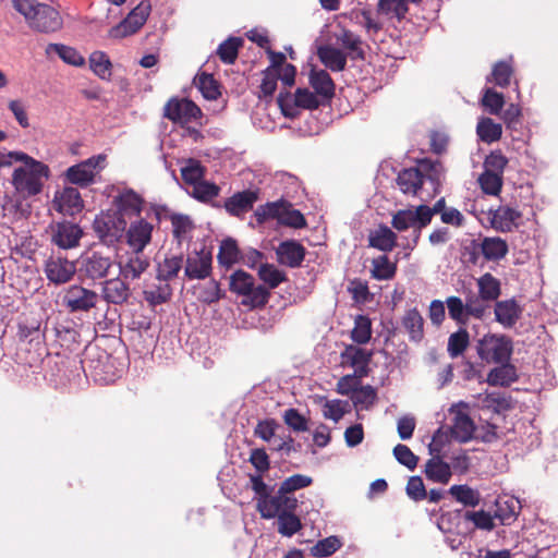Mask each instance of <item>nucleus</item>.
Returning <instances> with one entry per match:
<instances>
[{
  "label": "nucleus",
  "mask_w": 558,
  "mask_h": 558,
  "mask_svg": "<svg viewBox=\"0 0 558 558\" xmlns=\"http://www.w3.org/2000/svg\"><path fill=\"white\" fill-rule=\"evenodd\" d=\"M476 134L482 142L492 144L501 138L502 126L500 123L494 122L492 118L483 117L477 122Z\"/></svg>",
  "instance_id": "58836bf2"
},
{
  "label": "nucleus",
  "mask_w": 558,
  "mask_h": 558,
  "mask_svg": "<svg viewBox=\"0 0 558 558\" xmlns=\"http://www.w3.org/2000/svg\"><path fill=\"white\" fill-rule=\"evenodd\" d=\"M279 223L294 229H301L306 227V219L300 210L294 209L292 204L287 201Z\"/></svg>",
  "instance_id": "e2e57ef3"
},
{
  "label": "nucleus",
  "mask_w": 558,
  "mask_h": 558,
  "mask_svg": "<svg viewBox=\"0 0 558 558\" xmlns=\"http://www.w3.org/2000/svg\"><path fill=\"white\" fill-rule=\"evenodd\" d=\"M342 546L341 539L336 536H328L324 539L318 541L312 548L311 554L313 557L322 558L331 556Z\"/></svg>",
  "instance_id": "bf43d9fd"
},
{
  "label": "nucleus",
  "mask_w": 558,
  "mask_h": 558,
  "mask_svg": "<svg viewBox=\"0 0 558 558\" xmlns=\"http://www.w3.org/2000/svg\"><path fill=\"white\" fill-rule=\"evenodd\" d=\"M278 518V532L287 537L293 536L302 529L300 518L290 511L280 512Z\"/></svg>",
  "instance_id": "4d7b16f0"
},
{
  "label": "nucleus",
  "mask_w": 558,
  "mask_h": 558,
  "mask_svg": "<svg viewBox=\"0 0 558 558\" xmlns=\"http://www.w3.org/2000/svg\"><path fill=\"white\" fill-rule=\"evenodd\" d=\"M512 75L513 68L511 63L501 60L494 64L492 73L486 77V81L488 83H494L501 88H505L510 85Z\"/></svg>",
  "instance_id": "c03bdc74"
},
{
  "label": "nucleus",
  "mask_w": 558,
  "mask_h": 558,
  "mask_svg": "<svg viewBox=\"0 0 558 558\" xmlns=\"http://www.w3.org/2000/svg\"><path fill=\"white\" fill-rule=\"evenodd\" d=\"M82 228L72 222L62 221L56 225L53 229L51 241L58 247L69 250L76 247L83 236Z\"/></svg>",
  "instance_id": "f3484780"
},
{
  "label": "nucleus",
  "mask_w": 558,
  "mask_h": 558,
  "mask_svg": "<svg viewBox=\"0 0 558 558\" xmlns=\"http://www.w3.org/2000/svg\"><path fill=\"white\" fill-rule=\"evenodd\" d=\"M420 167L403 168L398 172L396 184L405 195L416 196L422 190L423 181Z\"/></svg>",
  "instance_id": "b1692460"
},
{
  "label": "nucleus",
  "mask_w": 558,
  "mask_h": 558,
  "mask_svg": "<svg viewBox=\"0 0 558 558\" xmlns=\"http://www.w3.org/2000/svg\"><path fill=\"white\" fill-rule=\"evenodd\" d=\"M306 255V248L295 240L282 241L276 248L277 262L290 268L302 265Z\"/></svg>",
  "instance_id": "6ab92c4d"
},
{
  "label": "nucleus",
  "mask_w": 558,
  "mask_h": 558,
  "mask_svg": "<svg viewBox=\"0 0 558 558\" xmlns=\"http://www.w3.org/2000/svg\"><path fill=\"white\" fill-rule=\"evenodd\" d=\"M258 277L259 279L268 286L269 289L277 288L280 283L288 280V277L284 271L279 270L272 264H260L258 268Z\"/></svg>",
  "instance_id": "3c124183"
},
{
  "label": "nucleus",
  "mask_w": 558,
  "mask_h": 558,
  "mask_svg": "<svg viewBox=\"0 0 558 558\" xmlns=\"http://www.w3.org/2000/svg\"><path fill=\"white\" fill-rule=\"evenodd\" d=\"M149 266L150 260L143 254V252L132 250V253L128 255L126 260L119 264L120 276L126 281L140 279Z\"/></svg>",
  "instance_id": "412c9836"
},
{
  "label": "nucleus",
  "mask_w": 558,
  "mask_h": 558,
  "mask_svg": "<svg viewBox=\"0 0 558 558\" xmlns=\"http://www.w3.org/2000/svg\"><path fill=\"white\" fill-rule=\"evenodd\" d=\"M474 432L475 425L473 420L466 413L459 412L453 420L452 437L459 442L464 444L473 438Z\"/></svg>",
  "instance_id": "c9c22d12"
},
{
  "label": "nucleus",
  "mask_w": 558,
  "mask_h": 558,
  "mask_svg": "<svg viewBox=\"0 0 558 558\" xmlns=\"http://www.w3.org/2000/svg\"><path fill=\"white\" fill-rule=\"evenodd\" d=\"M182 180L190 185H195L203 180L204 168L198 160L189 159L187 163L181 168Z\"/></svg>",
  "instance_id": "338daca9"
},
{
  "label": "nucleus",
  "mask_w": 558,
  "mask_h": 558,
  "mask_svg": "<svg viewBox=\"0 0 558 558\" xmlns=\"http://www.w3.org/2000/svg\"><path fill=\"white\" fill-rule=\"evenodd\" d=\"M420 172L422 173V181L428 180L433 185V193H440L442 180L445 177V168L439 160H432L429 158H423L417 160Z\"/></svg>",
  "instance_id": "393cba45"
},
{
  "label": "nucleus",
  "mask_w": 558,
  "mask_h": 558,
  "mask_svg": "<svg viewBox=\"0 0 558 558\" xmlns=\"http://www.w3.org/2000/svg\"><path fill=\"white\" fill-rule=\"evenodd\" d=\"M229 290L243 296L242 304L253 308L264 307L270 296V292L265 286H255L254 277L242 269L235 270L230 276Z\"/></svg>",
  "instance_id": "7ed1b4c3"
},
{
  "label": "nucleus",
  "mask_w": 558,
  "mask_h": 558,
  "mask_svg": "<svg viewBox=\"0 0 558 558\" xmlns=\"http://www.w3.org/2000/svg\"><path fill=\"white\" fill-rule=\"evenodd\" d=\"M154 228V225L146 219L137 218L130 223L129 228H125L126 244L133 251L143 252L151 241Z\"/></svg>",
  "instance_id": "ddd939ff"
},
{
  "label": "nucleus",
  "mask_w": 558,
  "mask_h": 558,
  "mask_svg": "<svg viewBox=\"0 0 558 558\" xmlns=\"http://www.w3.org/2000/svg\"><path fill=\"white\" fill-rule=\"evenodd\" d=\"M170 221L172 226V235L178 243H182L186 239L187 233L194 229V223L187 215L172 214L170 216Z\"/></svg>",
  "instance_id": "864d4df0"
},
{
  "label": "nucleus",
  "mask_w": 558,
  "mask_h": 558,
  "mask_svg": "<svg viewBox=\"0 0 558 558\" xmlns=\"http://www.w3.org/2000/svg\"><path fill=\"white\" fill-rule=\"evenodd\" d=\"M397 274V263L384 254L372 259L371 276L376 280H391Z\"/></svg>",
  "instance_id": "a19ab883"
},
{
  "label": "nucleus",
  "mask_w": 558,
  "mask_h": 558,
  "mask_svg": "<svg viewBox=\"0 0 558 558\" xmlns=\"http://www.w3.org/2000/svg\"><path fill=\"white\" fill-rule=\"evenodd\" d=\"M184 278L192 280H205L213 272V254L206 247L187 253L183 263Z\"/></svg>",
  "instance_id": "1a4fd4ad"
},
{
  "label": "nucleus",
  "mask_w": 558,
  "mask_h": 558,
  "mask_svg": "<svg viewBox=\"0 0 558 558\" xmlns=\"http://www.w3.org/2000/svg\"><path fill=\"white\" fill-rule=\"evenodd\" d=\"M183 254H166L165 258L157 264L156 278L159 281L169 282L179 276L183 269Z\"/></svg>",
  "instance_id": "7c9ffc66"
},
{
  "label": "nucleus",
  "mask_w": 558,
  "mask_h": 558,
  "mask_svg": "<svg viewBox=\"0 0 558 558\" xmlns=\"http://www.w3.org/2000/svg\"><path fill=\"white\" fill-rule=\"evenodd\" d=\"M286 203L287 201L281 198L276 202H268L258 206L254 211L257 222L262 225L268 219H276L279 222L282 210H284Z\"/></svg>",
  "instance_id": "de8ad7c7"
},
{
  "label": "nucleus",
  "mask_w": 558,
  "mask_h": 558,
  "mask_svg": "<svg viewBox=\"0 0 558 558\" xmlns=\"http://www.w3.org/2000/svg\"><path fill=\"white\" fill-rule=\"evenodd\" d=\"M78 264V272L83 279L102 282L113 267V259L110 255L90 250L82 254Z\"/></svg>",
  "instance_id": "423d86ee"
},
{
  "label": "nucleus",
  "mask_w": 558,
  "mask_h": 558,
  "mask_svg": "<svg viewBox=\"0 0 558 558\" xmlns=\"http://www.w3.org/2000/svg\"><path fill=\"white\" fill-rule=\"evenodd\" d=\"M308 81L315 94L327 102L332 99L335 96V83L327 71L312 69Z\"/></svg>",
  "instance_id": "bb28decb"
},
{
  "label": "nucleus",
  "mask_w": 558,
  "mask_h": 558,
  "mask_svg": "<svg viewBox=\"0 0 558 558\" xmlns=\"http://www.w3.org/2000/svg\"><path fill=\"white\" fill-rule=\"evenodd\" d=\"M449 494L465 507H476L481 502V494L468 485H453L449 488Z\"/></svg>",
  "instance_id": "09e8293b"
},
{
  "label": "nucleus",
  "mask_w": 558,
  "mask_h": 558,
  "mask_svg": "<svg viewBox=\"0 0 558 558\" xmlns=\"http://www.w3.org/2000/svg\"><path fill=\"white\" fill-rule=\"evenodd\" d=\"M110 355L106 351L89 349L85 352L82 365L84 371L88 369L95 380H109Z\"/></svg>",
  "instance_id": "a211bd4d"
},
{
  "label": "nucleus",
  "mask_w": 558,
  "mask_h": 558,
  "mask_svg": "<svg viewBox=\"0 0 558 558\" xmlns=\"http://www.w3.org/2000/svg\"><path fill=\"white\" fill-rule=\"evenodd\" d=\"M402 326L412 341L418 342L424 337V319L417 308H411L402 317Z\"/></svg>",
  "instance_id": "4c0bfd02"
},
{
  "label": "nucleus",
  "mask_w": 558,
  "mask_h": 558,
  "mask_svg": "<svg viewBox=\"0 0 558 558\" xmlns=\"http://www.w3.org/2000/svg\"><path fill=\"white\" fill-rule=\"evenodd\" d=\"M128 222L112 210H102L93 221V231L99 242L107 247H114L124 239Z\"/></svg>",
  "instance_id": "20e7f679"
},
{
  "label": "nucleus",
  "mask_w": 558,
  "mask_h": 558,
  "mask_svg": "<svg viewBox=\"0 0 558 558\" xmlns=\"http://www.w3.org/2000/svg\"><path fill=\"white\" fill-rule=\"evenodd\" d=\"M241 250L233 238H226L220 242L217 259L220 266L230 268L240 263Z\"/></svg>",
  "instance_id": "f704fd0d"
},
{
  "label": "nucleus",
  "mask_w": 558,
  "mask_h": 558,
  "mask_svg": "<svg viewBox=\"0 0 558 558\" xmlns=\"http://www.w3.org/2000/svg\"><path fill=\"white\" fill-rule=\"evenodd\" d=\"M508 158L500 149L492 150L484 160V171H489L504 175V171L508 165Z\"/></svg>",
  "instance_id": "69168bd1"
},
{
  "label": "nucleus",
  "mask_w": 558,
  "mask_h": 558,
  "mask_svg": "<svg viewBox=\"0 0 558 558\" xmlns=\"http://www.w3.org/2000/svg\"><path fill=\"white\" fill-rule=\"evenodd\" d=\"M480 240L482 245V256L485 260L499 262L507 256L509 246L506 240L499 236H484Z\"/></svg>",
  "instance_id": "2f4dec72"
},
{
  "label": "nucleus",
  "mask_w": 558,
  "mask_h": 558,
  "mask_svg": "<svg viewBox=\"0 0 558 558\" xmlns=\"http://www.w3.org/2000/svg\"><path fill=\"white\" fill-rule=\"evenodd\" d=\"M318 57L322 63L333 72H340L345 69L347 57L340 50L331 46H324L318 49Z\"/></svg>",
  "instance_id": "e433bc0d"
},
{
  "label": "nucleus",
  "mask_w": 558,
  "mask_h": 558,
  "mask_svg": "<svg viewBox=\"0 0 558 558\" xmlns=\"http://www.w3.org/2000/svg\"><path fill=\"white\" fill-rule=\"evenodd\" d=\"M165 118L181 126L198 121L203 117L201 108L187 98H171L163 108Z\"/></svg>",
  "instance_id": "6e6552de"
},
{
  "label": "nucleus",
  "mask_w": 558,
  "mask_h": 558,
  "mask_svg": "<svg viewBox=\"0 0 558 558\" xmlns=\"http://www.w3.org/2000/svg\"><path fill=\"white\" fill-rule=\"evenodd\" d=\"M220 193V186L214 182L202 180L193 186V197L203 202L210 203Z\"/></svg>",
  "instance_id": "680f3d73"
},
{
  "label": "nucleus",
  "mask_w": 558,
  "mask_h": 558,
  "mask_svg": "<svg viewBox=\"0 0 558 558\" xmlns=\"http://www.w3.org/2000/svg\"><path fill=\"white\" fill-rule=\"evenodd\" d=\"M519 501L513 498H498L495 502L494 517L501 525L512 524L519 514Z\"/></svg>",
  "instance_id": "473e14b6"
},
{
  "label": "nucleus",
  "mask_w": 558,
  "mask_h": 558,
  "mask_svg": "<svg viewBox=\"0 0 558 558\" xmlns=\"http://www.w3.org/2000/svg\"><path fill=\"white\" fill-rule=\"evenodd\" d=\"M415 225L422 227L428 226L420 205L414 208L399 209L392 215L391 226L400 232L405 231Z\"/></svg>",
  "instance_id": "4be33fe9"
},
{
  "label": "nucleus",
  "mask_w": 558,
  "mask_h": 558,
  "mask_svg": "<svg viewBox=\"0 0 558 558\" xmlns=\"http://www.w3.org/2000/svg\"><path fill=\"white\" fill-rule=\"evenodd\" d=\"M484 402L488 409H492L493 412L497 414L507 412L513 408L511 397H506L500 392L487 393Z\"/></svg>",
  "instance_id": "774afa93"
},
{
  "label": "nucleus",
  "mask_w": 558,
  "mask_h": 558,
  "mask_svg": "<svg viewBox=\"0 0 558 558\" xmlns=\"http://www.w3.org/2000/svg\"><path fill=\"white\" fill-rule=\"evenodd\" d=\"M89 68L100 80L110 81L112 75V63L104 51H94L89 56Z\"/></svg>",
  "instance_id": "37998d69"
},
{
  "label": "nucleus",
  "mask_w": 558,
  "mask_h": 558,
  "mask_svg": "<svg viewBox=\"0 0 558 558\" xmlns=\"http://www.w3.org/2000/svg\"><path fill=\"white\" fill-rule=\"evenodd\" d=\"M424 474L428 481L439 484H448L452 476L450 465L440 456H432L427 460Z\"/></svg>",
  "instance_id": "c85d7f7f"
},
{
  "label": "nucleus",
  "mask_w": 558,
  "mask_h": 558,
  "mask_svg": "<svg viewBox=\"0 0 558 558\" xmlns=\"http://www.w3.org/2000/svg\"><path fill=\"white\" fill-rule=\"evenodd\" d=\"M283 495L284 494L280 493L279 487L276 495L271 496L269 494L265 500L256 504V509L263 519H274L282 512L281 500L283 499Z\"/></svg>",
  "instance_id": "8fccbe9b"
},
{
  "label": "nucleus",
  "mask_w": 558,
  "mask_h": 558,
  "mask_svg": "<svg viewBox=\"0 0 558 558\" xmlns=\"http://www.w3.org/2000/svg\"><path fill=\"white\" fill-rule=\"evenodd\" d=\"M13 8L24 16L27 25L39 33H56L63 27V19L53 7L38 0H12Z\"/></svg>",
  "instance_id": "f03ea898"
},
{
  "label": "nucleus",
  "mask_w": 558,
  "mask_h": 558,
  "mask_svg": "<svg viewBox=\"0 0 558 558\" xmlns=\"http://www.w3.org/2000/svg\"><path fill=\"white\" fill-rule=\"evenodd\" d=\"M77 268L74 262L61 254H51L44 264V272L49 283L61 286L70 282Z\"/></svg>",
  "instance_id": "9d476101"
},
{
  "label": "nucleus",
  "mask_w": 558,
  "mask_h": 558,
  "mask_svg": "<svg viewBox=\"0 0 558 558\" xmlns=\"http://www.w3.org/2000/svg\"><path fill=\"white\" fill-rule=\"evenodd\" d=\"M500 366L494 367L487 374L486 381L493 387H509L519 379L517 368L508 362L499 363Z\"/></svg>",
  "instance_id": "cd10ccee"
},
{
  "label": "nucleus",
  "mask_w": 558,
  "mask_h": 558,
  "mask_svg": "<svg viewBox=\"0 0 558 558\" xmlns=\"http://www.w3.org/2000/svg\"><path fill=\"white\" fill-rule=\"evenodd\" d=\"M397 234L386 225L380 223L368 234V246L381 252H391L397 245Z\"/></svg>",
  "instance_id": "a878e982"
},
{
  "label": "nucleus",
  "mask_w": 558,
  "mask_h": 558,
  "mask_svg": "<svg viewBox=\"0 0 558 558\" xmlns=\"http://www.w3.org/2000/svg\"><path fill=\"white\" fill-rule=\"evenodd\" d=\"M481 102L488 113L499 114L505 105V97L493 88H485Z\"/></svg>",
  "instance_id": "052dcab7"
},
{
  "label": "nucleus",
  "mask_w": 558,
  "mask_h": 558,
  "mask_svg": "<svg viewBox=\"0 0 558 558\" xmlns=\"http://www.w3.org/2000/svg\"><path fill=\"white\" fill-rule=\"evenodd\" d=\"M522 214L511 207L500 206L492 213V226L495 230L500 232H511L514 227H518V220Z\"/></svg>",
  "instance_id": "c756f323"
},
{
  "label": "nucleus",
  "mask_w": 558,
  "mask_h": 558,
  "mask_svg": "<svg viewBox=\"0 0 558 558\" xmlns=\"http://www.w3.org/2000/svg\"><path fill=\"white\" fill-rule=\"evenodd\" d=\"M57 209L69 216L78 214L84 208V203L76 187L66 186L56 195Z\"/></svg>",
  "instance_id": "5701e85b"
},
{
  "label": "nucleus",
  "mask_w": 558,
  "mask_h": 558,
  "mask_svg": "<svg viewBox=\"0 0 558 558\" xmlns=\"http://www.w3.org/2000/svg\"><path fill=\"white\" fill-rule=\"evenodd\" d=\"M151 5L149 1L140 2L124 19V24L132 25L133 32H138L149 16Z\"/></svg>",
  "instance_id": "5fc2aeb1"
},
{
  "label": "nucleus",
  "mask_w": 558,
  "mask_h": 558,
  "mask_svg": "<svg viewBox=\"0 0 558 558\" xmlns=\"http://www.w3.org/2000/svg\"><path fill=\"white\" fill-rule=\"evenodd\" d=\"M465 522H471L474 529L490 532L496 527L495 517L485 510H465L462 514Z\"/></svg>",
  "instance_id": "a18cd8bd"
},
{
  "label": "nucleus",
  "mask_w": 558,
  "mask_h": 558,
  "mask_svg": "<svg viewBox=\"0 0 558 558\" xmlns=\"http://www.w3.org/2000/svg\"><path fill=\"white\" fill-rule=\"evenodd\" d=\"M478 294L488 303H495L501 295V282L490 272H485L476 280Z\"/></svg>",
  "instance_id": "72a5a7b5"
},
{
  "label": "nucleus",
  "mask_w": 558,
  "mask_h": 558,
  "mask_svg": "<svg viewBox=\"0 0 558 558\" xmlns=\"http://www.w3.org/2000/svg\"><path fill=\"white\" fill-rule=\"evenodd\" d=\"M477 181L485 194L497 196L502 187L504 175L489 171H483Z\"/></svg>",
  "instance_id": "13d9d810"
},
{
  "label": "nucleus",
  "mask_w": 558,
  "mask_h": 558,
  "mask_svg": "<svg viewBox=\"0 0 558 558\" xmlns=\"http://www.w3.org/2000/svg\"><path fill=\"white\" fill-rule=\"evenodd\" d=\"M97 303L98 294L80 284L70 286L62 298V304L70 313L88 312Z\"/></svg>",
  "instance_id": "9b49d317"
},
{
  "label": "nucleus",
  "mask_w": 558,
  "mask_h": 558,
  "mask_svg": "<svg viewBox=\"0 0 558 558\" xmlns=\"http://www.w3.org/2000/svg\"><path fill=\"white\" fill-rule=\"evenodd\" d=\"M476 351L482 361L498 364L510 361L513 344L508 336L487 333L478 340Z\"/></svg>",
  "instance_id": "39448f33"
},
{
  "label": "nucleus",
  "mask_w": 558,
  "mask_h": 558,
  "mask_svg": "<svg viewBox=\"0 0 558 558\" xmlns=\"http://www.w3.org/2000/svg\"><path fill=\"white\" fill-rule=\"evenodd\" d=\"M102 283V299L113 305H122L129 302L132 291L126 280L121 276L112 279H106Z\"/></svg>",
  "instance_id": "dca6fc26"
},
{
  "label": "nucleus",
  "mask_w": 558,
  "mask_h": 558,
  "mask_svg": "<svg viewBox=\"0 0 558 558\" xmlns=\"http://www.w3.org/2000/svg\"><path fill=\"white\" fill-rule=\"evenodd\" d=\"M194 84L207 100H217L220 93V85L213 74L203 72L194 78Z\"/></svg>",
  "instance_id": "ea45409f"
},
{
  "label": "nucleus",
  "mask_w": 558,
  "mask_h": 558,
  "mask_svg": "<svg viewBox=\"0 0 558 558\" xmlns=\"http://www.w3.org/2000/svg\"><path fill=\"white\" fill-rule=\"evenodd\" d=\"M284 424L296 433H304L308 430V420L302 415L298 409L289 408L282 415Z\"/></svg>",
  "instance_id": "0e129e2a"
},
{
  "label": "nucleus",
  "mask_w": 558,
  "mask_h": 558,
  "mask_svg": "<svg viewBox=\"0 0 558 558\" xmlns=\"http://www.w3.org/2000/svg\"><path fill=\"white\" fill-rule=\"evenodd\" d=\"M522 312L523 307L514 298L495 302V319L504 328H512L521 318Z\"/></svg>",
  "instance_id": "aec40b11"
},
{
  "label": "nucleus",
  "mask_w": 558,
  "mask_h": 558,
  "mask_svg": "<svg viewBox=\"0 0 558 558\" xmlns=\"http://www.w3.org/2000/svg\"><path fill=\"white\" fill-rule=\"evenodd\" d=\"M8 156H10V166L17 161L24 163L23 167L16 168L13 172L12 184L15 190L28 196L39 194L43 189V178L49 177L48 166L23 151H9Z\"/></svg>",
  "instance_id": "f257e3e1"
},
{
  "label": "nucleus",
  "mask_w": 558,
  "mask_h": 558,
  "mask_svg": "<svg viewBox=\"0 0 558 558\" xmlns=\"http://www.w3.org/2000/svg\"><path fill=\"white\" fill-rule=\"evenodd\" d=\"M57 53L59 58L73 66H82L85 64V58L73 47L63 44H49L46 53Z\"/></svg>",
  "instance_id": "79ce46f5"
},
{
  "label": "nucleus",
  "mask_w": 558,
  "mask_h": 558,
  "mask_svg": "<svg viewBox=\"0 0 558 558\" xmlns=\"http://www.w3.org/2000/svg\"><path fill=\"white\" fill-rule=\"evenodd\" d=\"M106 156L102 154L89 157L69 167L64 173L65 180L81 187H87L95 182L96 174L105 168Z\"/></svg>",
  "instance_id": "0eeeda50"
},
{
  "label": "nucleus",
  "mask_w": 558,
  "mask_h": 558,
  "mask_svg": "<svg viewBox=\"0 0 558 558\" xmlns=\"http://www.w3.org/2000/svg\"><path fill=\"white\" fill-rule=\"evenodd\" d=\"M372 337V322L366 315H357L351 330V339L357 344H365Z\"/></svg>",
  "instance_id": "603ef678"
},
{
  "label": "nucleus",
  "mask_w": 558,
  "mask_h": 558,
  "mask_svg": "<svg viewBox=\"0 0 558 558\" xmlns=\"http://www.w3.org/2000/svg\"><path fill=\"white\" fill-rule=\"evenodd\" d=\"M241 37H229L223 40L217 48V56L225 64H233L239 56V49L243 45Z\"/></svg>",
  "instance_id": "49530a36"
},
{
  "label": "nucleus",
  "mask_w": 558,
  "mask_h": 558,
  "mask_svg": "<svg viewBox=\"0 0 558 558\" xmlns=\"http://www.w3.org/2000/svg\"><path fill=\"white\" fill-rule=\"evenodd\" d=\"M373 351H367L357 345L348 344L341 352V363L349 365L354 368L353 374L357 375L359 378L368 376L369 363L373 357Z\"/></svg>",
  "instance_id": "4468645a"
},
{
  "label": "nucleus",
  "mask_w": 558,
  "mask_h": 558,
  "mask_svg": "<svg viewBox=\"0 0 558 558\" xmlns=\"http://www.w3.org/2000/svg\"><path fill=\"white\" fill-rule=\"evenodd\" d=\"M469 343V332L466 329L460 328L449 336L447 351L452 359H456L466 350Z\"/></svg>",
  "instance_id": "6e6d98bb"
},
{
  "label": "nucleus",
  "mask_w": 558,
  "mask_h": 558,
  "mask_svg": "<svg viewBox=\"0 0 558 558\" xmlns=\"http://www.w3.org/2000/svg\"><path fill=\"white\" fill-rule=\"evenodd\" d=\"M144 198L132 189L123 190L119 195L114 196L113 205L116 209L113 214H119L120 218L140 217L143 209Z\"/></svg>",
  "instance_id": "2eb2a0df"
},
{
  "label": "nucleus",
  "mask_w": 558,
  "mask_h": 558,
  "mask_svg": "<svg viewBox=\"0 0 558 558\" xmlns=\"http://www.w3.org/2000/svg\"><path fill=\"white\" fill-rule=\"evenodd\" d=\"M259 199V190L247 189L241 192L234 193L228 197L222 207L231 217L242 218L246 213L251 211L254 204ZM213 207L221 208L219 203H213Z\"/></svg>",
  "instance_id": "f8f14e48"
}]
</instances>
